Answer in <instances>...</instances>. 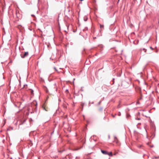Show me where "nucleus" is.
I'll return each mask as SVG.
<instances>
[{
    "mask_svg": "<svg viewBox=\"0 0 159 159\" xmlns=\"http://www.w3.org/2000/svg\"><path fill=\"white\" fill-rule=\"evenodd\" d=\"M137 119H138V120H140V119H139V118H138Z\"/></svg>",
    "mask_w": 159,
    "mask_h": 159,
    "instance_id": "16",
    "label": "nucleus"
},
{
    "mask_svg": "<svg viewBox=\"0 0 159 159\" xmlns=\"http://www.w3.org/2000/svg\"><path fill=\"white\" fill-rule=\"evenodd\" d=\"M101 152L104 155H107L108 154V152L107 151L101 150Z\"/></svg>",
    "mask_w": 159,
    "mask_h": 159,
    "instance_id": "2",
    "label": "nucleus"
},
{
    "mask_svg": "<svg viewBox=\"0 0 159 159\" xmlns=\"http://www.w3.org/2000/svg\"><path fill=\"white\" fill-rule=\"evenodd\" d=\"M143 50L145 52H146V50H145L144 48H143Z\"/></svg>",
    "mask_w": 159,
    "mask_h": 159,
    "instance_id": "9",
    "label": "nucleus"
},
{
    "mask_svg": "<svg viewBox=\"0 0 159 159\" xmlns=\"http://www.w3.org/2000/svg\"><path fill=\"white\" fill-rule=\"evenodd\" d=\"M80 0V1H83L84 0Z\"/></svg>",
    "mask_w": 159,
    "mask_h": 159,
    "instance_id": "14",
    "label": "nucleus"
},
{
    "mask_svg": "<svg viewBox=\"0 0 159 159\" xmlns=\"http://www.w3.org/2000/svg\"><path fill=\"white\" fill-rule=\"evenodd\" d=\"M29 55L28 52H25L23 55L21 54L20 55L21 57L22 58H24L27 57Z\"/></svg>",
    "mask_w": 159,
    "mask_h": 159,
    "instance_id": "1",
    "label": "nucleus"
},
{
    "mask_svg": "<svg viewBox=\"0 0 159 159\" xmlns=\"http://www.w3.org/2000/svg\"><path fill=\"white\" fill-rule=\"evenodd\" d=\"M100 28H103L104 27V25H100Z\"/></svg>",
    "mask_w": 159,
    "mask_h": 159,
    "instance_id": "7",
    "label": "nucleus"
},
{
    "mask_svg": "<svg viewBox=\"0 0 159 159\" xmlns=\"http://www.w3.org/2000/svg\"><path fill=\"white\" fill-rule=\"evenodd\" d=\"M101 101H100L98 103V105H100V104L101 103Z\"/></svg>",
    "mask_w": 159,
    "mask_h": 159,
    "instance_id": "8",
    "label": "nucleus"
},
{
    "mask_svg": "<svg viewBox=\"0 0 159 159\" xmlns=\"http://www.w3.org/2000/svg\"><path fill=\"white\" fill-rule=\"evenodd\" d=\"M39 0H38V3L37 4V6L38 7L39 10V5H38V4H39Z\"/></svg>",
    "mask_w": 159,
    "mask_h": 159,
    "instance_id": "6",
    "label": "nucleus"
},
{
    "mask_svg": "<svg viewBox=\"0 0 159 159\" xmlns=\"http://www.w3.org/2000/svg\"><path fill=\"white\" fill-rule=\"evenodd\" d=\"M31 16H34V15H32Z\"/></svg>",
    "mask_w": 159,
    "mask_h": 159,
    "instance_id": "12",
    "label": "nucleus"
},
{
    "mask_svg": "<svg viewBox=\"0 0 159 159\" xmlns=\"http://www.w3.org/2000/svg\"><path fill=\"white\" fill-rule=\"evenodd\" d=\"M84 21H87V20H88V17L86 16H85L84 17Z\"/></svg>",
    "mask_w": 159,
    "mask_h": 159,
    "instance_id": "3",
    "label": "nucleus"
},
{
    "mask_svg": "<svg viewBox=\"0 0 159 159\" xmlns=\"http://www.w3.org/2000/svg\"><path fill=\"white\" fill-rule=\"evenodd\" d=\"M140 124V123H138V125Z\"/></svg>",
    "mask_w": 159,
    "mask_h": 159,
    "instance_id": "15",
    "label": "nucleus"
},
{
    "mask_svg": "<svg viewBox=\"0 0 159 159\" xmlns=\"http://www.w3.org/2000/svg\"><path fill=\"white\" fill-rule=\"evenodd\" d=\"M107 155H108L109 156H112V152H110L109 153L108 152V154Z\"/></svg>",
    "mask_w": 159,
    "mask_h": 159,
    "instance_id": "4",
    "label": "nucleus"
},
{
    "mask_svg": "<svg viewBox=\"0 0 159 159\" xmlns=\"http://www.w3.org/2000/svg\"><path fill=\"white\" fill-rule=\"evenodd\" d=\"M95 10H97V9H95Z\"/></svg>",
    "mask_w": 159,
    "mask_h": 159,
    "instance_id": "17",
    "label": "nucleus"
},
{
    "mask_svg": "<svg viewBox=\"0 0 159 159\" xmlns=\"http://www.w3.org/2000/svg\"><path fill=\"white\" fill-rule=\"evenodd\" d=\"M30 93L32 95H34V91L32 89H30Z\"/></svg>",
    "mask_w": 159,
    "mask_h": 159,
    "instance_id": "5",
    "label": "nucleus"
},
{
    "mask_svg": "<svg viewBox=\"0 0 159 159\" xmlns=\"http://www.w3.org/2000/svg\"><path fill=\"white\" fill-rule=\"evenodd\" d=\"M102 108H100V110H102Z\"/></svg>",
    "mask_w": 159,
    "mask_h": 159,
    "instance_id": "13",
    "label": "nucleus"
},
{
    "mask_svg": "<svg viewBox=\"0 0 159 159\" xmlns=\"http://www.w3.org/2000/svg\"><path fill=\"white\" fill-rule=\"evenodd\" d=\"M150 48L152 50H153V48H152L151 47H150Z\"/></svg>",
    "mask_w": 159,
    "mask_h": 159,
    "instance_id": "11",
    "label": "nucleus"
},
{
    "mask_svg": "<svg viewBox=\"0 0 159 159\" xmlns=\"http://www.w3.org/2000/svg\"><path fill=\"white\" fill-rule=\"evenodd\" d=\"M43 109L44 110H45V111H47V110H46V109H45V108L44 107H43Z\"/></svg>",
    "mask_w": 159,
    "mask_h": 159,
    "instance_id": "10",
    "label": "nucleus"
}]
</instances>
